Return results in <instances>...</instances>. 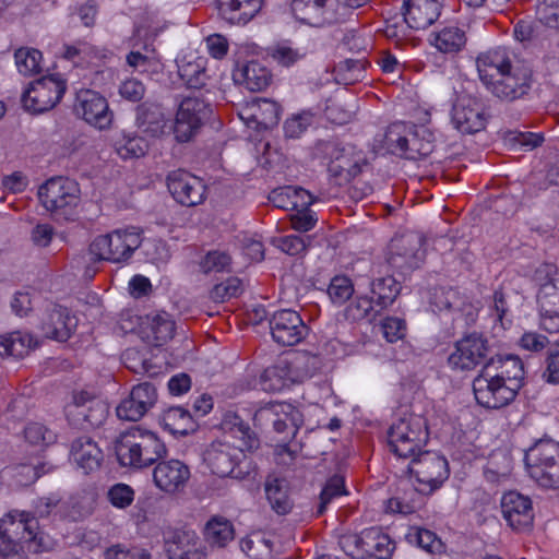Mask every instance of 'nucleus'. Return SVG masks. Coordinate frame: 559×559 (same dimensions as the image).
Instances as JSON below:
<instances>
[{"label": "nucleus", "mask_w": 559, "mask_h": 559, "mask_svg": "<svg viewBox=\"0 0 559 559\" xmlns=\"http://www.w3.org/2000/svg\"><path fill=\"white\" fill-rule=\"evenodd\" d=\"M408 468L417 479V490L423 493H431L449 477L447 459L431 451L418 452L412 457Z\"/></svg>", "instance_id": "10"}, {"label": "nucleus", "mask_w": 559, "mask_h": 559, "mask_svg": "<svg viewBox=\"0 0 559 559\" xmlns=\"http://www.w3.org/2000/svg\"><path fill=\"white\" fill-rule=\"evenodd\" d=\"M38 198L53 216L69 221L76 215L81 203V189L72 179L53 177L39 187Z\"/></svg>", "instance_id": "7"}, {"label": "nucleus", "mask_w": 559, "mask_h": 559, "mask_svg": "<svg viewBox=\"0 0 559 559\" xmlns=\"http://www.w3.org/2000/svg\"><path fill=\"white\" fill-rule=\"evenodd\" d=\"M452 123L462 133H476L485 128L483 104L472 97H461L452 109Z\"/></svg>", "instance_id": "28"}, {"label": "nucleus", "mask_w": 559, "mask_h": 559, "mask_svg": "<svg viewBox=\"0 0 559 559\" xmlns=\"http://www.w3.org/2000/svg\"><path fill=\"white\" fill-rule=\"evenodd\" d=\"M24 438L32 445L47 447L57 441L55 431L41 423H28L24 428Z\"/></svg>", "instance_id": "53"}, {"label": "nucleus", "mask_w": 559, "mask_h": 559, "mask_svg": "<svg viewBox=\"0 0 559 559\" xmlns=\"http://www.w3.org/2000/svg\"><path fill=\"white\" fill-rule=\"evenodd\" d=\"M343 547L355 559H389L394 550V543L380 527L365 528L360 534L343 539Z\"/></svg>", "instance_id": "8"}, {"label": "nucleus", "mask_w": 559, "mask_h": 559, "mask_svg": "<svg viewBox=\"0 0 559 559\" xmlns=\"http://www.w3.org/2000/svg\"><path fill=\"white\" fill-rule=\"evenodd\" d=\"M92 51L93 48L88 44L80 41L74 45H64L61 57L74 66H80L87 61Z\"/></svg>", "instance_id": "63"}, {"label": "nucleus", "mask_w": 559, "mask_h": 559, "mask_svg": "<svg viewBox=\"0 0 559 559\" xmlns=\"http://www.w3.org/2000/svg\"><path fill=\"white\" fill-rule=\"evenodd\" d=\"M234 81L250 92H260L271 83L270 71L258 61L238 66L233 72Z\"/></svg>", "instance_id": "38"}, {"label": "nucleus", "mask_w": 559, "mask_h": 559, "mask_svg": "<svg viewBox=\"0 0 559 559\" xmlns=\"http://www.w3.org/2000/svg\"><path fill=\"white\" fill-rule=\"evenodd\" d=\"M465 44V32L456 26L442 28L436 34L433 40L436 48L444 53H456L464 48Z\"/></svg>", "instance_id": "45"}, {"label": "nucleus", "mask_w": 559, "mask_h": 559, "mask_svg": "<svg viewBox=\"0 0 559 559\" xmlns=\"http://www.w3.org/2000/svg\"><path fill=\"white\" fill-rule=\"evenodd\" d=\"M345 7L338 0H293L292 12L297 21L312 27L337 23Z\"/></svg>", "instance_id": "13"}, {"label": "nucleus", "mask_w": 559, "mask_h": 559, "mask_svg": "<svg viewBox=\"0 0 559 559\" xmlns=\"http://www.w3.org/2000/svg\"><path fill=\"white\" fill-rule=\"evenodd\" d=\"M115 452L120 465L140 469L164 459L167 448L157 433L134 426L117 437Z\"/></svg>", "instance_id": "2"}, {"label": "nucleus", "mask_w": 559, "mask_h": 559, "mask_svg": "<svg viewBox=\"0 0 559 559\" xmlns=\"http://www.w3.org/2000/svg\"><path fill=\"white\" fill-rule=\"evenodd\" d=\"M274 415H283L290 425V435L296 436L298 429L304 425L302 413L286 402H272L258 409L259 419H272Z\"/></svg>", "instance_id": "41"}, {"label": "nucleus", "mask_w": 559, "mask_h": 559, "mask_svg": "<svg viewBox=\"0 0 559 559\" xmlns=\"http://www.w3.org/2000/svg\"><path fill=\"white\" fill-rule=\"evenodd\" d=\"M71 459L84 474L97 471L104 460L98 444L90 437H80L71 444Z\"/></svg>", "instance_id": "37"}, {"label": "nucleus", "mask_w": 559, "mask_h": 559, "mask_svg": "<svg viewBox=\"0 0 559 559\" xmlns=\"http://www.w3.org/2000/svg\"><path fill=\"white\" fill-rule=\"evenodd\" d=\"M473 392L476 402L489 409L502 408L513 402L518 395L508 385L483 370L473 381Z\"/></svg>", "instance_id": "19"}, {"label": "nucleus", "mask_w": 559, "mask_h": 559, "mask_svg": "<svg viewBox=\"0 0 559 559\" xmlns=\"http://www.w3.org/2000/svg\"><path fill=\"white\" fill-rule=\"evenodd\" d=\"M164 548L168 559H206L194 531L174 530L165 536Z\"/></svg>", "instance_id": "26"}, {"label": "nucleus", "mask_w": 559, "mask_h": 559, "mask_svg": "<svg viewBox=\"0 0 559 559\" xmlns=\"http://www.w3.org/2000/svg\"><path fill=\"white\" fill-rule=\"evenodd\" d=\"M400 289L401 286L393 276L379 277L371 282L372 298L380 310L386 309L395 301Z\"/></svg>", "instance_id": "44"}, {"label": "nucleus", "mask_w": 559, "mask_h": 559, "mask_svg": "<svg viewBox=\"0 0 559 559\" xmlns=\"http://www.w3.org/2000/svg\"><path fill=\"white\" fill-rule=\"evenodd\" d=\"M211 107L199 97H186L181 100L173 124L175 139L179 143L189 142L199 132L211 115Z\"/></svg>", "instance_id": "12"}, {"label": "nucleus", "mask_w": 559, "mask_h": 559, "mask_svg": "<svg viewBox=\"0 0 559 559\" xmlns=\"http://www.w3.org/2000/svg\"><path fill=\"white\" fill-rule=\"evenodd\" d=\"M135 492L127 484L118 483L112 485L107 492L108 501L117 509H127L134 501Z\"/></svg>", "instance_id": "57"}, {"label": "nucleus", "mask_w": 559, "mask_h": 559, "mask_svg": "<svg viewBox=\"0 0 559 559\" xmlns=\"http://www.w3.org/2000/svg\"><path fill=\"white\" fill-rule=\"evenodd\" d=\"M163 428L171 435L186 436L193 430V420L188 411L182 407H170L159 418Z\"/></svg>", "instance_id": "43"}, {"label": "nucleus", "mask_w": 559, "mask_h": 559, "mask_svg": "<svg viewBox=\"0 0 559 559\" xmlns=\"http://www.w3.org/2000/svg\"><path fill=\"white\" fill-rule=\"evenodd\" d=\"M429 438L427 420L417 414H405L388 431L391 451L401 459H412L426 445Z\"/></svg>", "instance_id": "5"}, {"label": "nucleus", "mask_w": 559, "mask_h": 559, "mask_svg": "<svg viewBox=\"0 0 559 559\" xmlns=\"http://www.w3.org/2000/svg\"><path fill=\"white\" fill-rule=\"evenodd\" d=\"M203 534L211 546L219 548L225 547L235 536L231 522L219 515L212 516L206 522Z\"/></svg>", "instance_id": "42"}, {"label": "nucleus", "mask_w": 559, "mask_h": 559, "mask_svg": "<svg viewBox=\"0 0 559 559\" xmlns=\"http://www.w3.org/2000/svg\"><path fill=\"white\" fill-rule=\"evenodd\" d=\"M486 374L508 385L519 393L524 384V366L522 360L514 355H498L491 357L483 367Z\"/></svg>", "instance_id": "25"}, {"label": "nucleus", "mask_w": 559, "mask_h": 559, "mask_svg": "<svg viewBox=\"0 0 559 559\" xmlns=\"http://www.w3.org/2000/svg\"><path fill=\"white\" fill-rule=\"evenodd\" d=\"M218 14L231 25H246L261 10L263 0H217Z\"/></svg>", "instance_id": "36"}, {"label": "nucleus", "mask_w": 559, "mask_h": 559, "mask_svg": "<svg viewBox=\"0 0 559 559\" xmlns=\"http://www.w3.org/2000/svg\"><path fill=\"white\" fill-rule=\"evenodd\" d=\"M381 331L389 343H395L405 336L406 323L397 317H386L381 322Z\"/></svg>", "instance_id": "62"}, {"label": "nucleus", "mask_w": 559, "mask_h": 559, "mask_svg": "<svg viewBox=\"0 0 559 559\" xmlns=\"http://www.w3.org/2000/svg\"><path fill=\"white\" fill-rule=\"evenodd\" d=\"M524 461L533 479L538 469L543 472L550 464L559 463V443L549 438L539 439L526 450Z\"/></svg>", "instance_id": "33"}, {"label": "nucleus", "mask_w": 559, "mask_h": 559, "mask_svg": "<svg viewBox=\"0 0 559 559\" xmlns=\"http://www.w3.org/2000/svg\"><path fill=\"white\" fill-rule=\"evenodd\" d=\"M281 108L274 100L267 98H255L247 103L239 111V117L247 126L255 124L269 129L277 124Z\"/></svg>", "instance_id": "31"}, {"label": "nucleus", "mask_w": 559, "mask_h": 559, "mask_svg": "<svg viewBox=\"0 0 559 559\" xmlns=\"http://www.w3.org/2000/svg\"><path fill=\"white\" fill-rule=\"evenodd\" d=\"M230 263L231 258L227 252L213 250L202 258L199 265L204 274H210L228 271Z\"/></svg>", "instance_id": "56"}, {"label": "nucleus", "mask_w": 559, "mask_h": 559, "mask_svg": "<svg viewBox=\"0 0 559 559\" xmlns=\"http://www.w3.org/2000/svg\"><path fill=\"white\" fill-rule=\"evenodd\" d=\"M221 427L228 439H237L241 449L249 450V453H253L260 448L259 437L237 413L226 412L222 418Z\"/></svg>", "instance_id": "35"}, {"label": "nucleus", "mask_w": 559, "mask_h": 559, "mask_svg": "<svg viewBox=\"0 0 559 559\" xmlns=\"http://www.w3.org/2000/svg\"><path fill=\"white\" fill-rule=\"evenodd\" d=\"M249 450L241 449V444H234L227 436L212 441L203 452V462L212 474L218 477H228L240 463L243 454Z\"/></svg>", "instance_id": "14"}, {"label": "nucleus", "mask_w": 559, "mask_h": 559, "mask_svg": "<svg viewBox=\"0 0 559 559\" xmlns=\"http://www.w3.org/2000/svg\"><path fill=\"white\" fill-rule=\"evenodd\" d=\"M175 321L165 311L146 314L140 319L139 334L152 346H162L174 337Z\"/></svg>", "instance_id": "29"}, {"label": "nucleus", "mask_w": 559, "mask_h": 559, "mask_svg": "<svg viewBox=\"0 0 559 559\" xmlns=\"http://www.w3.org/2000/svg\"><path fill=\"white\" fill-rule=\"evenodd\" d=\"M207 60L204 57L186 56L178 63V74L189 88H202L206 85L209 74Z\"/></svg>", "instance_id": "40"}, {"label": "nucleus", "mask_w": 559, "mask_h": 559, "mask_svg": "<svg viewBox=\"0 0 559 559\" xmlns=\"http://www.w3.org/2000/svg\"><path fill=\"white\" fill-rule=\"evenodd\" d=\"M116 151L123 159L140 158L148 151V144L140 135L124 134L121 140L117 141Z\"/></svg>", "instance_id": "50"}, {"label": "nucleus", "mask_w": 559, "mask_h": 559, "mask_svg": "<svg viewBox=\"0 0 559 559\" xmlns=\"http://www.w3.org/2000/svg\"><path fill=\"white\" fill-rule=\"evenodd\" d=\"M76 324V318L67 308L53 306L44 313L40 330L48 338L66 342L71 337Z\"/></svg>", "instance_id": "30"}, {"label": "nucleus", "mask_w": 559, "mask_h": 559, "mask_svg": "<svg viewBox=\"0 0 559 559\" xmlns=\"http://www.w3.org/2000/svg\"><path fill=\"white\" fill-rule=\"evenodd\" d=\"M536 301L539 328L549 334L559 333V277L540 284Z\"/></svg>", "instance_id": "21"}, {"label": "nucleus", "mask_w": 559, "mask_h": 559, "mask_svg": "<svg viewBox=\"0 0 559 559\" xmlns=\"http://www.w3.org/2000/svg\"><path fill=\"white\" fill-rule=\"evenodd\" d=\"M36 522L29 519L27 512H17L16 515L8 514L7 518L0 521V559H26V556L20 545L15 543L11 535L17 533L20 528L26 536H23L26 542L35 540L37 534L34 533Z\"/></svg>", "instance_id": "15"}, {"label": "nucleus", "mask_w": 559, "mask_h": 559, "mask_svg": "<svg viewBox=\"0 0 559 559\" xmlns=\"http://www.w3.org/2000/svg\"><path fill=\"white\" fill-rule=\"evenodd\" d=\"M136 124L144 134L151 138H160L173 130V124H169L163 109L147 103L138 106Z\"/></svg>", "instance_id": "34"}, {"label": "nucleus", "mask_w": 559, "mask_h": 559, "mask_svg": "<svg viewBox=\"0 0 559 559\" xmlns=\"http://www.w3.org/2000/svg\"><path fill=\"white\" fill-rule=\"evenodd\" d=\"M441 8V0H405L404 21L413 29H425L438 20Z\"/></svg>", "instance_id": "32"}, {"label": "nucleus", "mask_w": 559, "mask_h": 559, "mask_svg": "<svg viewBox=\"0 0 559 559\" xmlns=\"http://www.w3.org/2000/svg\"><path fill=\"white\" fill-rule=\"evenodd\" d=\"M34 516H29V519H33L36 523L35 516L37 518H48L50 515L64 518L67 515V508L68 503L62 501L61 498L56 495L51 493L47 497H40L34 502ZM31 515L29 513H27ZM37 528V526L34 528V531Z\"/></svg>", "instance_id": "46"}, {"label": "nucleus", "mask_w": 559, "mask_h": 559, "mask_svg": "<svg viewBox=\"0 0 559 559\" xmlns=\"http://www.w3.org/2000/svg\"><path fill=\"white\" fill-rule=\"evenodd\" d=\"M142 231L139 227L116 229L96 237L88 247L93 262L108 261L121 263L131 258L142 243Z\"/></svg>", "instance_id": "6"}, {"label": "nucleus", "mask_w": 559, "mask_h": 559, "mask_svg": "<svg viewBox=\"0 0 559 559\" xmlns=\"http://www.w3.org/2000/svg\"><path fill=\"white\" fill-rule=\"evenodd\" d=\"M39 346V341L29 332L13 331L0 334V356L23 358Z\"/></svg>", "instance_id": "39"}, {"label": "nucleus", "mask_w": 559, "mask_h": 559, "mask_svg": "<svg viewBox=\"0 0 559 559\" xmlns=\"http://www.w3.org/2000/svg\"><path fill=\"white\" fill-rule=\"evenodd\" d=\"M478 79L497 102L511 105L530 98L535 83L530 66L507 47H495L476 57Z\"/></svg>", "instance_id": "1"}, {"label": "nucleus", "mask_w": 559, "mask_h": 559, "mask_svg": "<svg viewBox=\"0 0 559 559\" xmlns=\"http://www.w3.org/2000/svg\"><path fill=\"white\" fill-rule=\"evenodd\" d=\"M15 64L23 75H34L41 71L43 53L35 48L21 47L14 53Z\"/></svg>", "instance_id": "47"}, {"label": "nucleus", "mask_w": 559, "mask_h": 559, "mask_svg": "<svg viewBox=\"0 0 559 559\" xmlns=\"http://www.w3.org/2000/svg\"><path fill=\"white\" fill-rule=\"evenodd\" d=\"M67 91V82L59 75H48L32 82L22 96L27 110L44 112L52 109Z\"/></svg>", "instance_id": "11"}, {"label": "nucleus", "mask_w": 559, "mask_h": 559, "mask_svg": "<svg viewBox=\"0 0 559 559\" xmlns=\"http://www.w3.org/2000/svg\"><path fill=\"white\" fill-rule=\"evenodd\" d=\"M73 108L79 117L99 130L109 129L112 123L114 112L107 99L96 91L80 90Z\"/></svg>", "instance_id": "17"}, {"label": "nucleus", "mask_w": 559, "mask_h": 559, "mask_svg": "<svg viewBox=\"0 0 559 559\" xmlns=\"http://www.w3.org/2000/svg\"><path fill=\"white\" fill-rule=\"evenodd\" d=\"M536 15L545 26L559 29V0H539Z\"/></svg>", "instance_id": "58"}, {"label": "nucleus", "mask_w": 559, "mask_h": 559, "mask_svg": "<svg viewBox=\"0 0 559 559\" xmlns=\"http://www.w3.org/2000/svg\"><path fill=\"white\" fill-rule=\"evenodd\" d=\"M155 464L153 481L158 489L166 493L183 490L191 475L186 463L177 459H160Z\"/></svg>", "instance_id": "24"}, {"label": "nucleus", "mask_w": 559, "mask_h": 559, "mask_svg": "<svg viewBox=\"0 0 559 559\" xmlns=\"http://www.w3.org/2000/svg\"><path fill=\"white\" fill-rule=\"evenodd\" d=\"M344 493V481L341 477H332L320 493V503L317 510V515L320 516L324 513L326 506L335 497Z\"/></svg>", "instance_id": "61"}, {"label": "nucleus", "mask_w": 559, "mask_h": 559, "mask_svg": "<svg viewBox=\"0 0 559 559\" xmlns=\"http://www.w3.org/2000/svg\"><path fill=\"white\" fill-rule=\"evenodd\" d=\"M107 415V404L86 391L74 392L72 402L66 406L69 424L82 430L102 426Z\"/></svg>", "instance_id": "9"}, {"label": "nucleus", "mask_w": 559, "mask_h": 559, "mask_svg": "<svg viewBox=\"0 0 559 559\" xmlns=\"http://www.w3.org/2000/svg\"><path fill=\"white\" fill-rule=\"evenodd\" d=\"M546 370L543 377L548 383H559V342L552 345L548 350L546 359Z\"/></svg>", "instance_id": "64"}, {"label": "nucleus", "mask_w": 559, "mask_h": 559, "mask_svg": "<svg viewBox=\"0 0 559 559\" xmlns=\"http://www.w3.org/2000/svg\"><path fill=\"white\" fill-rule=\"evenodd\" d=\"M265 492L272 509L277 514L284 515L290 512L293 502L287 493V490L277 479L266 483Z\"/></svg>", "instance_id": "51"}, {"label": "nucleus", "mask_w": 559, "mask_h": 559, "mask_svg": "<svg viewBox=\"0 0 559 559\" xmlns=\"http://www.w3.org/2000/svg\"><path fill=\"white\" fill-rule=\"evenodd\" d=\"M489 350L488 340L484 335L471 333L455 343L448 362L453 369L472 370L485 361Z\"/></svg>", "instance_id": "18"}, {"label": "nucleus", "mask_w": 559, "mask_h": 559, "mask_svg": "<svg viewBox=\"0 0 559 559\" xmlns=\"http://www.w3.org/2000/svg\"><path fill=\"white\" fill-rule=\"evenodd\" d=\"M314 156L326 164L330 176L340 186L350 182L366 165L365 157L354 146L334 140L319 141Z\"/></svg>", "instance_id": "4"}, {"label": "nucleus", "mask_w": 559, "mask_h": 559, "mask_svg": "<svg viewBox=\"0 0 559 559\" xmlns=\"http://www.w3.org/2000/svg\"><path fill=\"white\" fill-rule=\"evenodd\" d=\"M354 293L352 281L346 276H335L332 278L328 294L333 302L344 304Z\"/></svg>", "instance_id": "59"}, {"label": "nucleus", "mask_w": 559, "mask_h": 559, "mask_svg": "<svg viewBox=\"0 0 559 559\" xmlns=\"http://www.w3.org/2000/svg\"><path fill=\"white\" fill-rule=\"evenodd\" d=\"M314 115L310 110H304L292 115L284 123L285 136L289 139L300 138L313 123Z\"/></svg>", "instance_id": "55"}, {"label": "nucleus", "mask_w": 559, "mask_h": 559, "mask_svg": "<svg viewBox=\"0 0 559 559\" xmlns=\"http://www.w3.org/2000/svg\"><path fill=\"white\" fill-rule=\"evenodd\" d=\"M167 187L177 202L185 206H194L203 202L206 187L203 181L190 173L176 170L168 175Z\"/></svg>", "instance_id": "23"}, {"label": "nucleus", "mask_w": 559, "mask_h": 559, "mask_svg": "<svg viewBox=\"0 0 559 559\" xmlns=\"http://www.w3.org/2000/svg\"><path fill=\"white\" fill-rule=\"evenodd\" d=\"M272 58L283 67H290L306 57V51L300 48H294L288 44H280L273 48Z\"/></svg>", "instance_id": "60"}, {"label": "nucleus", "mask_w": 559, "mask_h": 559, "mask_svg": "<svg viewBox=\"0 0 559 559\" xmlns=\"http://www.w3.org/2000/svg\"><path fill=\"white\" fill-rule=\"evenodd\" d=\"M423 245L424 239L417 233L395 236L389 243L388 263L402 272L418 267L425 257Z\"/></svg>", "instance_id": "16"}, {"label": "nucleus", "mask_w": 559, "mask_h": 559, "mask_svg": "<svg viewBox=\"0 0 559 559\" xmlns=\"http://www.w3.org/2000/svg\"><path fill=\"white\" fill-rule=\"evenodd\" d=\"M376 302L372 297L361 296L356 297L346 308V317L353 321H360L367 319L372 322L382 310L376 309Z\"/></svg>", "instance_id": "49"}, {"label": "nucleus", "mask_w": 559, "mask_h": 559, "mask_svg": "<svg viewBox=\"0 0 559 559\" xmlns=\"http://www.w3.org/2000/svg\"><path fill=\"white\" fill-rule=\"evenodd\" d=\"M157 397L154 384L140 383L133 386L129 396L117 406V416L123 420H140L156 404Z\"/></svg>", "instance_id": "22"}, {"label": "nucleus", "mask_w": 559, "mask_h": 559, "mask_svg": "<svg viewBox=\"0 0 559 559\" xmlns=\"http://www.w3.org/2000/svg\"><path fill=\"white\" fill-rule=\"evenodd\" d=\"M126 61L130 68L142 74L154 75L162 71V63L154 52L144 55L140 51H130Z\"/></svg>", "instance_id": "52"}, {"label": "nucleus", "mask_w": 559, "mask_h": 559, "mask_svg": "<svg viewBox=\"0 0 559 559\" xmlns=\"http://www.w3.org/2000/svg\"><path fill=\"white\" fill-rule=\"evenodd\" d=\"M286 369L285 361L267 367L260 378L262 389L267 392H280L287 386L289 379Z\"/></svg>", "instance_id": "48"}, {"label": "nucleus", "mask_w": 559, "mask_h": 559, "mask_svg": "<svg viewBox=\"0 0 559 559\" xmlns=\"http://www.w3.org/2000/svg\"><path fill=\"white\" fill-rule=\"evenodd\" d=\"M243 292V285L240 278L229 277L226 281L216 284L210 292V298L215 302H225L231 298L239 297Z\"/></svg>", "instance_id": "54"}, {"label": "nucleus", "mask_w": 559, "mask_h": 559, "mask_svg": "<svg viewBox=\"0 0 559 559\" xmlns=\"http://www.w3.org/2000/svg\"><path fill=\"white\" fill-rule=\"evenodd\" d=\"M435 142V133L427 126L402 121L391 123L383 139L388 152L414 160L430 155Z\"/></svg>", "instance_id": "3"}, {"label": "nucleus", "mask_w": 559, "mask_h": 559, "mask_svg": "<svg viewBox=\"0 0 559 559\" xmlns=\"http://www.w3.org/2000/svg\"><path fill=\"white\" fill-rule=\"evenodd\" d=\"M501 512L508 525L514 531H525L533 523L532 501L518 491H509L502 496Z\"/></svg>", "instance_id": "27"}, {"label": "nucleus", "mask_w": 559, "mask_h": 559, "mask_svg": "<svg viewBox=\"0 0 559 559\" xmlns=\"http://www.w3.org/2000/svg\"><path fill=\"white\" fill-rule=\"evenodd\" d=\"M270 329L273 340L284 346L298 344L308 331L299 313L292 309L276 311L270 320Z\"/></svg>", "instance_id": "20"}]
</instances>
